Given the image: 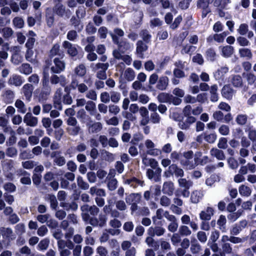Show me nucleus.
I'll return each instance as SVG.
<instances>
[{"instance_id": "nucleus-47", "label": "nucleus", "mask_w": 256, "mask_h": 256, "mask_svg": "<svg viewBox=\"0 0 256 256\" xmlns=\"http://www.w3.org/2000/svg\"><path fill=\"white\" fill-rule=\"evenodd\" d=\"M61 206H62L66 210H76L78 209V204L74 202H72L71 203L61 204Z\"/></svg>"}, {"instance_id": "nucleus-38", "label": "nucleus", "mask_w": 256, "mask_h": 256, "mask_svg": "<svg viewBox=\"0 0 256 256\" xmlns=\"http://www.w3.org/2000/svg\"><path fill=\"white\" fill-rule=\"evenodd\" d=\"M74 74L79 76H83L86 74V68L84 64H80L74 68Z\"/></svg>"}, {"instance_id": "nucleus-1", "label": "nucleus", "mask_w": 256, "mask_h": 256, "mask_svg": "<svg viewBox=\"0 0 256 256\" xmlns=\"http://www.w3.org/2000/svg\"><path fill=\"white\" fill-rule=\"evenodd\" d=\"M14 162L12 160H6L2 161V166L4 174L9 180L14 179Z\"/></svg>"}, {"instance_id": "nucleus-32", "label": "nucleus", "mask_w": 256, "mask_h": 256, "mask_svg": "<svg viewBox=\"0 0 256 256\" xmlns=\"http://www.w3.org/2000/svg\"><path fill=\"white\" fill-rule=\"evenodd\" d=\"M238 52L242 58H244L246 60L250 59L252 56L251 50L248 48H242L239 49Z\"/></svg>"}, {"instance_id": "nucleus-17", "label": "nucleus", "mask_w": 256, "mask_h": 256, "mask_svg": "<svg viewBox=\"0 0 256 256\" xmlns=\"http://www.w3.org/2000/svg\"><path fill=\"white\" fill-rule=\"evenodd\" d=\"M162 172V169L160 168H158L156 170V172L158 174H156L151 169H148L146 171V176L150 180L153 179L155 182H158L160 180V173Z\"/></svg>"}, {"instance_id": "nucleus-39", "label": "nucleus", "mask_w": 256, "mask_h": 256, "mask_svg": "<svg viewBox=\"0 0 256 256\" xmlns=\"http://www.w3.org/2000/svg\"><path fill=\"white\" fill-rule=\"evenodd\" d=\"M32 86L30 84H26L23 86L22 89V92L25 96H32Z\"/></svg>"}, {"instance_id": "nucleus-52", "label": "nucleus", "mask_w": 256, "mask_h": 256, "mask_svg": "<svg viewBox=\"0 0 256 256\" xmlns=\"http://www.w3.org/2000/svg\"><path fill=\"white\" fill-rule=\"evenodd\" d=\"M228 33L224 32L219 34H214V40L219 43H222L224 41L225 38L228 36Z\"/></svg>"}, {"instance_id": "nucleus-5", "label": "nucleus", "mask_w": 256, "mask_h": 256, "mask_svg": "<svg viewBox=\"0 0 256 256\" xmlns=\"http://www.w3.org/2000/svg\"><path fill=\"white\" fill-rule=\"evenodd\" d=\"M202 154L200 152H197L194 154V162L192 160H182L180 163L188 169H193L198 166V162Z\"/></svg>"}, {"instance_id": "nucleus-26", "label": "nucleus", "mask_w": 256, "mask_h": 256, "mask_svg": "<svg viewBox=\"0 0 256 256\" xmlns=\"http://www.w3.org/2000/svg\"><path fill=\"white\" fill-rule=\"evenodd\" d=\"M26 60L33 64L37 62L36 55L34 54L32 48H27L25 55Z\"/></svg>"}, {"instance_id": "nucleus-31", "label": "nucleus", "mask_w": 256, "mask_h": 256, "mask_svg": "<svg viewBox=\"0 0 256 256\" xmlns=\"http://www.w3.org/2000/svg\"><path fill=\"white\" fill-rule=\"evenodd\" d=\"M140 199V196L138 194H131L126 198V202L129 204L138 202Z\"/></svg>"}, {"instance_id": "nucleus-33", "label": "nucleus", "mask_w": 256, "mask_h": 256, "mask_svg": "<svg viewBox=\"0 0 256 256\" xmlns=\"http://www.w3.org/2000/svg\"><path fill=\"white\" fill-rule=\"evenodd\" d=\"M210 154L215 156L219 160H223L225 159V156L224 152L217 148H212L210 151Z\"/></svg>"}, {"instance_id": "nucleus-50", "label": "nucleus", "mask_w": 256, "mask_h": 256, "mask_svg": "<svg viewBox=\"0 0 256 256\" xmlns=\"http://www.w3.org/2000/svg\"><path fill=\"white\" fill-rule=\"evenodd\" d=\"M50 244V240L48 238H44L38 244V247L40 250H46Z\"/></svg>"}, {"instance_id": "nucleus-25", "label": "nucleus", "mask_w": 256, "mask_h": 256, "mask_svg": "<svg viewBox=\"0 0 256 256\" xmlns=\"http://www.w3.org/2000/svg\"><path fill=\"white\" fill-rule=\"evenodd\" d=\"M70 86L74 90L78 88V90L82 93L86 92L88 90V87L84 84H78V82L74 78V76H72Z\"/></svg>"}, {"instance_id": "nucleus-44", "label": "nucleus", "mask_w": 256, "mask_h": 256, "mask_svg": "<svg viewBox=\"0 0 256 256\" xmlns=\"http://www.w3.org/2000/svg\"><path fill=\"white\" fill-rule=\"evenodd\" d=\"M166 214H170L168 211H164L162 208H158L156 211V215L152 217L153 220H155L156 218L158 220H160L163 217L166 218Z\"/></svg>"}, {"instance_id": "nucleus-56", "label": "nucleus", "mask_w": 256, "mask_h": 256, "mask_svg": "<svg viewBox=\"0 0 256 256\" xmlns=\"http://www.w3.org/2000/svg\"><path fill=\"white\" fill-rule=\"evenodd\" d=\"M115 204L117 210L120 211H124L127 209V206L126 202L122 200L116 201Z\"/></svg>"}, {"instance_id": "nucleus-63", "label": "nucleus", "mask_w": 256, "mask_h": 256, "mask_svg": "<svg viewBox=\"0 0 256 256\" xmlns=\"http://www.w3.org/2000/svg\"><path fill=\"white\" fill-rule=\"evenodd\" d=\"M171 203L170 200L166 196H162L160 198V204L164 207L170 206Z\"/></svg>"}, {"instance_id": "nucleus-6", "label": "nucleus", "mask_w": 256, "mask_h": 256, "mask_svg": "<svg viewBox=\"0 0 256 256\" xmlns=\"http://www.w3.org/2000/svg\"><path fill=\"white\" fill-rule=\"evenodd\" d=\"M86 126L90 134H94L100 132L102 128V124L100 122H96L89 120L86 122Z\"/></svg>"}, {"instance_id": "nucleus-8", "label": "nucleus", "mask_w": 256, "mask_h": 256, "mask_svg": "<svg viewBox=\"0 0 256 256\" xmlns=\"http://www.w3.org/2000/svg\"><path fill=\"white\" fill-rule=\"evenodd\" d=\"M158 76L156 74L154 73L152 74L149 77L148 86L143 88V90L147 92H152L154 93L156 90L154 88L153 85L158 82Z\"/></svg>"}, {"instance_id": "nucleus-48", "label": "nucleus", "mask_w": 256, "mask_h": 256, "mask_svg": "<svg viewBox=\"0 0 256 256\" xmlns=\"http://www.w3.org/2000/svg\"><path fill=\"white\" fill-rule=\"evenodd\" d=\"M108 184L107 186L109 190L112 191L117 188L118 182L116 178L106 179Z\"/></svg>"}, {"instance_id": "nucleus-3", "label": "nucleus", "mask_w": 256, "mask_h": 256, "mask_svg": "<svg viewBox=\"0 0 256 256\" xmlns=\"http://www.w3.org/2000/svg\"><path fill=\"white\" fill-rule=\"evenodd\" d=\"M108 63H97L92 68L94 71H97L96 77L100 80H105L106 78V70L108 69Z\"/></svg>"}, {"instance_id": "nucleus-46", "label": "nucleus", "mask_w": 256, "mask_h": 256, "mask_svg": "<svg viewBox=\"0 0 256 256\" xmlns=\"http://www.w3.org/2000/svg\"><path fill=\"white\" fill-rule=\"evenodd\" d=\"M172 172L176 176L178 177H182L184 175V170L178 168L176 164H172L171 165Z\"/></svg>"}, {"instance_id": "nucleus-28", "label": "nucleus", "mask_w": 256, "mask_h": 256, "mask_svg": "<svg viewBox=\"0 0 256 256\" xmlns=\"http://www.w3.org/2000/svg\"><path fill=\"white\" fill-rule=\"evenodd\" d=\"M219 49L221 50L222 56L226 58L230 56L234 52V48L230 46H220Z\"/></svg>"}, {"instance_id": "nucleus-18", "label": "nucleus", "mask_w": 256, "mask_h": 256, "mask_svg": "<svg viewBox=\"0 0 256 256\" xmlns=\"http://www.w3.org/2000/svg\"><path fill=\"white\" fill-rule=\"evenodd\" d=\"M24 122L26 125L30 126H35L38 124V118L32 116L31 113L28 112L24 116Z\"/></svg>"}, {"instance_id": "nucleus-19", "label": "nucleus", "mask_w": 256, "mask_h": 256, "mask_svg": "<svg viewBox=\"0 0 256 256\" xmlns=\"http://www.w3.org/2000/svg\"><path fill=\"white\" fill-rule=\"evenodd\" d=\"M64 47L67 50L68 53L72 56H74L78 54V50L76 46L68 41H64L63 43Z\"/></svg>"}, {"instance_id": "nucleus-16", "label": "nucleus", "mask_w": 256, "mask_h": 256, "mask_svg": "<svg viewBox=\"0 0 256 256\" xmlns=\"http://www.w3.org/2000/svg\"><path fill=\"white\" fill-rule=\"evenodd\" d=\"M148 46L142 40H138L136 44V54L138 58H144V52L147 50Z\"/></svg>"}, {"instance_id": "nucleus-45", "label": "nucleus", "mask_w": 256, "mask_h": 256, "mask_svg": "<svg viewBox=\"0 0 256 256\" xmlns=\"http://www.w3.org/2000/svg\"><path fill=\"white\" fill-rule=\"evenodd\" d=\"M12 24L14 27L18 28H21L24 26V20L19 16L14 18L12 20Z\"/></svg>"}, {"instance_id": "nucleus-10", "label": "nucleus", "mask_w": 256, "mask_h": 256, "mask_svg": "<svg viewBox=\"0 0 256 256\" xmlns=\"http://www.w3.org/2000/svg\"><path fill=\"white\" fill-rule=\"evenodd\" d=\"M228 68L227 66H222L217 70L214 72V76L215 79L219 82H224L225 75L228 72Z\"/></svg>"}, {"instance_id": "nucleus-61", "label": "nucleus", "mask_w": 256, "mask_h": 256, "mask_svg": "<svg viewBox=\"0 0 256 256\" xmlns=\"http://www.w3.org/2000/svg\"><path fill=\"white\" fill-rule=\"evenodd\" d=\"M168 36V32L166 30H160L156 35V38L160 40H166Z\"/></svg>"}, {"instance_id": "nucleus-51", "label": "nucleus", "mask_w": 256, "mask_h": 256, "mask_svg": "<svg viewBox=\"0 0 256 256\" xmlns=\"http://www.w3.org/2000/svg\"><path fill=\"white\" fill-rule=\"evenodd\" d=\"M222 96H230L234 94V91L229 85H225L222 88Z\"/></svg>"}, {"instance_id": "nucleus-55", "label": "nucleus", "mask_w": 256, "mask_h": 256, "mask_svg": "<svg viewBox=\"0 0 256 256\" xmlns=\"http://www.w3.org/2000/svg\"><path fill=\"white\" fill-rule=\"evenodd\" d=\"M77 183H78V186L83 189V190H88L89 188V185L88 184L85 182L82 178L80 176H78L77 177Z\"/></svg>"}, {"instance_id": "nucleus-35", "label": "nucleus", "mask_w": 256, "mask_h": 256, "mask_svg": "<svg viewBox=\"0 0 256 256\" xmlns=\"http://www.w3.org/2000/svg\"><path fill=\"white\" fill-rule=\"evenodd\" d=\"M180 187L184 188H190L192 186V182L188 180L186 178H180L178 180Z\"/></svg>"}, {"instance_id": "nucleus-15", "label": "nucleus", "mask_w": 256, "mask_h": 256, "mask_svg": "<svg viewBox=\"0 0 256 256\" xmlns=\"http://www.w3.org/2000/svg\"><path fill=\"white\" fill-rule=\"evenodd\" d=\"M54 66L51 68V70L54 73L58 74L63 71L65 68V64L58 58L54 60Z\"/></svg>"}, {"instance_id": "nucleus-41", "label": "nucleus", "mask_w": 256, "mask_h": 256, "mask_svg": "<svg viewBox=\"0 0 256 256\" xmlns=\"http://www.w3.org/2000/svg\"><path fill=\"white\" fill-rule=\"evenodd\" d=\"M80 130V128L78 125H75L74 126H68V127L66 128L68 132L71 136L78 135Z\"/></svg>"}, {"instance_id": "nucleus-34", "label": "nucleus", "mask_w": 256, "mask_h": 256, "mask_svg": "<svg viewBox=\"0 0 256 256\" xmlns=\"http://www.w3.org/2000/svg\"><path fill=\"white\" fill-rule=\"evenodd\" d=\"M226 219L224 216L220 215L217 221V224L218 226L219 229L222 232H226Z\"/></svg>"}, {"instance_id": "nucleus-42", "label": "nucleus", "mask_w": 256, "mask_h": 256, "mask_svg": "<svg viewBox=\"0 0 256 256\" xmlns=\"http://www.w3.org/2000/svg\"><path fill=\"white\" fill-rule=\"evenodd\" d=\"M222 252L220 253L221 256H225V254H231L232 248L230 243L222 244Z\"/></svg>"}, {"instance_id": "nucleus-59", "label": "nucleus", "mask_w": 256, "mask_h": 256, "mask_svg": "<svg viewBox=\"0 0 256 256\" xmlns=\"http://www.w3.org/2000/svg\"><path fill=\"white\" fill-rule=\"evenodd\" d=\"M206 56L210 61H214L216 56V54L214 49L210 48L206 51Z\"/></svg>"}, {"instance_id": "nucleus-7", "label": "nucleus", "mask_w": 256, "mask_h": 256, "mask_svg": "<svg viewBox=\"0 0 256 256\" xmlns=\"http://www.w3.org/2000/svg\"><path fill=\"white\" fill-rule=\"evenodd\" d=\"M61 154L60 151H53L50 154L51 158H54V163L58 166H62L66 163L65 158Z\"/></svg>"}, {"instance_id": "nucleus-21", "label": "nucleus", "mask_w": 256, "mask_h": 256, "mask_svg": "<svg viewBox=\"0 0 256 256\" xmlns=\"http://www.w3.org/2000/svg\"><path fill=\"white\" fill-rule=\"evenodd\" d=\"M125 184L129 185L130 187L136 188L138 186H140L142 187L144 184V182L136 178H132L130 179H128L125 181Z\"/></svg>"}, {"instance_id": "nucleus-22", "label": "nucleus", "mask_w": 256, "mask_h": 256, "mask_svg": "<svg viewBox=\"0 0 256 256\" xmlns=\"http://www.w3.org/2000/svg\"><path fill=\"white\" fill-rule=\"evenodd\" d=\"M0 32L2 34L3 38L6 40H10L11 39L14 35V32L12 29L10 27H4L0 28Z\"/></svg>"}, {"instance_id": "nucleus-64", "label": "nucleus", "mask_w": 256, "mask_h": 256, "mask_svg": "<svg viewBox=\"0 0 256 256\" xmlns=\"http://www.w3.org/2000/svg\"><path fill=\"white\" fill-rule=\"evenodd\" d=\"M96 252L98 256H108V250L102 246H98L96 249Z\"/></svg>"}, {"instance_id": "nucleus-11", "label": "nucleus", "mask_w": 256, "mask_h": 256, "mask_svg": "<svg viewBox=\"0 0 256 256\" xmlns=\"http://www.w3.org/2000/svg\"><path fill=\"white\" fill-rule=\"evenodd\" d=\"M214 214V210L212 208L207 206L206 208L200 213V218L202 220H209Z\"/></svg>"}, {"instance_id": "nucleus-36", "label": "nucleus", "mask_w": 256, "mask_h": 256, "mask_svg": "<svg viewBox=\"0 0 256 256\" xmlns=\"http://www.w3.org/2000/svg\"><path fill=\"white\" fill-rule=\"evenodd\" d=\"M124 78L128 81H132L134 79L135 72L131 68H128L124 71Z\"/></svg>"}, {"instance_id": "nucleus-49", "label": "nucleus", "mask_w": 256, "mask_h": 256, "mask_svg": "<svg viewBox=\"0 0 256 256\" xmlns=\"http://www.w3.org/2000/svg\"><path fill=\"white\" fill-rule=\"evenodd\" d=\"M242 210H238L236 212H231L228 216V218L231 222H235L242 214Z\"/></svg>"}, {"instance_id": "nucleus-60", "label": "nucleus", "mask_w": 256, "mask_h": 256, "mask_svg": "<svg viewBox=\"0 0 256 256\" xmlns=\"http://www.w3.org/2000/svg\"><path fill=\"white\" fill-rule=\"evenodd\" d=\"M3 188L5 190L9 192H13L16 190V186L12 182L6 183Z\"/></svg>"}, {"instance_id": "nucleus-27", "label": "nucleus", "mask_w": 256, "mask_h": 256, "mask_svg": "<svg viewBox=\"0 0 256 256\" xmlns=\"http://www.w3.org/2000/svg\"><path fill=\"white\" fill-rule=\"evenodd\" d=\"M50 82L52 84L60 83L62 86H64L66 84V80L64 76L52 75L50 78Z\"/></svg>"}, {"instance_id": "nucleus-54", "label": "nucleus", "mask_w": 256, "mask_h": 256, "mask_svg": "<svg viewBox=\"0 0 256 256\" xmlns=\"http://www.w3.org/2000/svg\"><path fill=\"white\" fill-rule=\"evenodd\" d=\"M242 76L246 77V80L249 84H253L256 80V76L251 72L245 74L244 73Z\"/></svg>"}, {"instance_id": "nucleus-62", "label": "nucleus", "mask_w": 256, "mask_h": 256, "mask_svg": "<svg viewBox=\"0 0 256 256\" xmlns=\"http://www.w3.org/2000/svg\"><path fill=\"white\" fill-rule=\"evenodd\" d=\"M197 238L201 242L205 243L208 239L207 234L203 231H199L197 233Z\"/></svg>"}, {"instance_id": "nucleus-13", "label": "nucleus", "mask_w": 256, "mask_h": 256, "mask_svg": "<svg viewBox=\"0 0 256 256\" xmlns=\"http://www.w3.org/2000/svg\"><path fill=\"white\" fill-rule=\"evenodd\" d=\"M24 82V80L21 76L17 74H12L8 80V84L10 85H14L16 86H20Z\"/></svg>"}, {"instance_id": "nucleus-12", "label": "nucleus", "mask_w": 256, "mask_h": 256, "mask_svg": "<svg viewBox=\"0 0 256 256\" xmlns=\"http://www.w3.org/2000/svg\"><path fill=\"white\" fill-rule=\"evenodd\" d=\"M166 230L164 228L160 226H156L155 227L151 226L148 230V234L150 236H160L164 234Z\"/></svg>"}, {"instance_id": "nucleus-4", "label": "nucleus", "mask_w": 256, "mask_h": 256, "mask_svg": "<svg viewBox=\"0 0 256 256\" xmlns=\"http://www.w3.org/2000/svg\"><path fill=\"white\" fill-rule=\"evenodd\" d=\"M111 37L114 43L118 46V50L122 52L130 50L133 48V44L126 40L120 41V39L116 35L111 34Z\"/></svg>"}, {"instance_id": "nucleus-23", "label": "nucleus", "mask_w": 256, "mask_h": 256, "mask_svg": "<svg viewBox=\"0 0 256 256\" xmlns=\"http://www.w3.org/2000/svg\"><path fill=\"white\" fill-rule=\"evenodd\" d=\"M238 192L242 196L248 197L252 194V190L248 186L243 184L239 186Z\"/></svg>"}, {"instance_id": "nucleus-58", "label": "nucleus", "mask_w": 256, "mask_h": 256, "mask_svg": "<svg viewBox=\"0 0 256 256\" xmlns=\"http://www.w3.org/2000/svg\"><path fill=\"white\" fill-rule=\"evenodd\" d=\"M22 61V56L21 54L12 55L11 62L14 65L20 64Z\"/></svg>"}, {"instance_id": "nucleus-29", "label": "nucleus", "mask_w": 256, "mask_h": 256, "mask_svg": "<svg viewBox=\"0 0 256 256\" xmlns=\"http://www.w3.org/2000/svg\"><path fill=\"white\" fill-rule=\"evenodd\" d=\"M159 100L172 103L174 105H178L182 102L179 97H159Z\"/></svg>"}, {"instance_id": "nucleus-9", "label": "nucleus", "mask_w": 256, "mask_h": 256, "mask_svg": "<svg viewBox=\"0 0 256 256\" xmlns=\"http://www.w3.org/2000/svg\"><path fill=\"white\" fill-rule=\"evenodd\" d=\"M166 218L170 222L168 226V230L172 232H176L178 228V224L176 216L172 214H166Z\"/></svg>"}, {"instance_id": "nucleus-14", "label": "nucleus", "mask_w": 256, "mask_h": 256, "mask_svg": "<svg viewBox=\"0 0 256 256\" xmlns=\"http://www.w3.org/2000/svg\"><path fill=\"white\" fill-rule=\"evenodd\" d=\"M174 191V184L171 181L165 182L162 186V192L164 194L171 196Z\"/></svg>"}, {"instance_id": "nucleus-24", "label": "nucleus", "mask_w": 256, "mask_h": 256, "mask_svg": "<svg viewBox=\"0 0 256 256\" xmlns=\"http://www.w3.org/2000/svg\"><path fill=\"white\" fill-rule=\"evenodd\" d=\"M204 194L202 191L195 190L193 191L191 194L190 200L194 204L198 203L202 198Z\"/></svg>"}, {"instance_id": "nucleus-37", "label": "nucleus", "mask_w": 256, "mask_h": 256, "mask_svg": "<svg viewBox=\"0 0 256 256\" xmlns=\"http://www.w3.org/2000/svg\"><path fill=\"white\" fill-rule=\"evenodd\" d=\"M70 22L74 28L78 31L80 32L82 30L83 26L79 19L75 17H72L70 19Z\"/></svg>"}, {"instance_id": "nucleus-40", "label": "nucleus", "mask_w": 256, "mask_h": 256, "mask_svg": "<svg viewBox=\"0 0 256 256\" xmlns=\"http://www.w3.org/2000/svg\"><path fill=\"white\" fill-rule=\"evenodd\" d=\"M178 232L179 234L182 236H189L192 234L191 230L186 224L180 226Z\"/></svg>"}, {"instance_id": "nucleus-20", "label": "nucleus", "mask_w": 256, "mask_h": 256, "mask_svg": "<svg viewBox=\"0 0 256 256\" xmlns=\"http://www.w3.org/2000/svg\"><path fill=\"white\" fill-rule=\"evenodd\" d=\"M168 84V78L166 76H160L156 84V88L159 90H164L166 89Z\"/></svg>"}, {"instance_id": "nucleus-57", "label": "nucleus", "mask_w": 256, "mask_h": 256, "mask_svg": "<svg viewBox=\"0 0 256 256\" xmlns=\"http://www.w3.org/2000/svg\"><path fill=\"white\" fill-rule=\"evenodd\" d=\"M232 83L234 86H240L242 84V77L239 75L234 76L232 79Z\"/></svg>"}, {"instance_id": "nucleus-53", "label": "nucleus", "mask_w": 256, "mask_h": 256, "mask_svg": "<svg viewBox=\"0 0 256 256\" xmlns=\"http://www.w3.org/2000/svg\"><path fill=\"white\" fill-rule=\"evenodd\" d=\"M189 188H184L180 190V188L176 190L175 192V196H182L184 198H188L190 196Z\"/></svg>"}, {"instance_id": "nucleus-43", "label": "nucleus", "mask_w": 256, "mask_h": 256, "mask_svg": "<svg viewBox=\"0 0 256 256\" xmlns=\"http://www.w3.org/2000/svg\"><path fill=\"white\" fill-rule=\"evenodd\" d=\"M0 232L4 237L6 238H11L13 232L12 228H9L1 227L0 228Z\"/></svg>"}, {"instance_id": "nucleus-2", "label": "nucleus", "mask_w": 256, "mask_h": 256, "mask_svg": "<svg viewBox=\"0 0 256 256\" xmlns=\"http://www.w3.org/2000/svg\"><path fill=\"white\" fill-rule=\"evenodd\" d=\"M52 10L56 15L64 18H68L72 14L70 10L60 2L56 4Z\"/></svg>"}, {"instance_id": "nucleus-30", "label": "nucleus", "mask_w": 256, "mask_h": 256, "mask_svg": "<svg viewBox=\"0 0 256 256\" xmlns=\"http://www.w3.org/2000/svg\"><path fill=\"white\" fill-rule=\"evenodd\" d=\"M18 72L22 74L28 75L32 72V67L27 63L22 64L18 68Z\"/></svg>"}]
</instances>
